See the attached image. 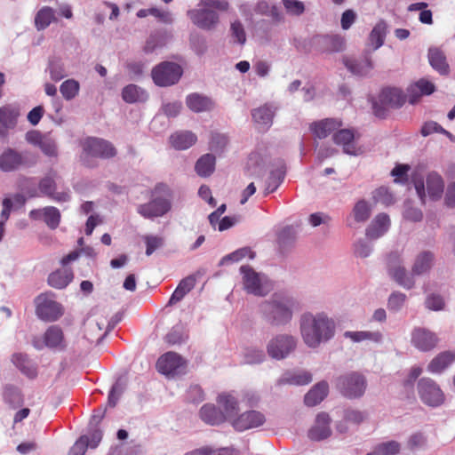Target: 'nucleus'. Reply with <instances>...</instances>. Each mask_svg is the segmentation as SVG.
Returning <instances> with one entry per match:
<instances>
[{
  "label": "nucleus",
  "mask_w": 455,
  "mask_h": 455,
  "mask_svg": "<svg viewBox=\"0 0 455 455\" xmlns=\"http://www.w3.org/2000/svg\"><path fill=\"white\" fill-rule=\"evenodd\" d=\"M73 279L71 269L64 268L57 270L49 275V284L57 289L65 288Z\"/></svg>",
  "instance_id": "79ce46f5"
},
{
  "label": "nucleus",
  "mask_w": 455,
  "mask_h": 455,
  "mask_svg": "<svg viewBox=\"0 0 455 455\" xmlns=\"http://www.w3.org/2000/svg\"><path fill=\"white\" fill-rule=\"evenodd\" d=\"M284 172L277 170L271 172L264 191L265 196L275 191L283 181Z\"/></svg>",
  "instance_id": "bf43d9fd"
},
{
  "label": "nucleus",
  "mask_w": 455,
  "mask_h": 455,
  "mask_svg": "<svg viewBox=\"0 0 455 455\" xmlns=\"http://www.w3.org/2000/svg\"><path fill=\"white\" fill-rule=\"evenodd\" d=\"M39 148L48 156H57V146L56 142L53 139L49 136H44L42 142L39 145Z\"/></svg>",
  "instance_id": "338daca9"
},
{
  "label": "nucleus",
  "mask_w": 455,
  "mask_h": 455,
  "mask_svg": "<svg viewBox=\"0 0 455 455\" xmlns=\"http://www.w3.org/2000/svg\"><path fill=\"white\" fill-rule=\"evenodd\" d=\"M286 12L291 15L299 16L305 11V5L299 0H283Z\"/></svg>",
  "instance_id": "e2e57ef3"
},
{
  "label": "nucleus",
  "mask_w": 455,
  "mask_h": 455,
  "mask_svg": "<svg viewBox=\"0 0 455 455\" xmlns=\"http://www.w3.org/2000/svg\"><path fill=\"white\" fill-rule=\"evenodd\" d=\"M329 386L327 382L321 381L315 384L305 395L304 401L307 406H315L327 395Z\"/></svg>",
  "instance_id": "f704fd0d"
},
{
  "label": "nucleus",
  "mask_w": 455,
  "mask_h": 455,
  "mask_svg": "<svg viewBox=\"0 0 455 455\" xmlns=\"http://www.w3.org/2000/svg\"><path fill=\"white\" fill-rule=\"evenodd\" d=\"M80 91V84L76 79H67L61 83L60 92L66 100L75 99Z\"/></svg>",
  "instance_id": "09e8293b"
},
{
  "label": "nucleus",
  "mask_w": 455,
  "mask_h": 455,
  "mask_svg": "<svg viewBox=\"0 0 455 455\" xmlns=\"http://www.w3.org/2000/svg\"><path fill=\"white\" fill-rule=\"evenodd\" d=\"M296 337L288 333L274 336L267 345L268 355L275 360H283L288 357L297 347Z\"/></svg>",
  "instance_id": "0eeeda50"
},
{
  "label": "nucleus",
  "mask_w": 455,
  "mask_h": 455,
  "mask_svg": "<svg viewBox=\"0 0 455 455\" xmlns=\"http://www.w3.org/2000/svg\"><path fill=\"white\" fill-rule=\"evenodd\" d=\"M84 154L87 156L101 158L113 157L116 150L112 143L103 139L88 138L83 143Z\"/></svg>",
  "instance_id": "ddd939ff"
},
{
  "label": "nucleus",
  "mask_w": 455,
  "mask_h": 455,
  "mask_svg": "<svg viewBox=\"0 0 455 455\" xmlns=\"http://www.w3.org/2000/svg\"><path fill=\"white\" fill-rule=\"evenodd\" d=\"M386 36V28L383 24H377L370 34V44L373 47V50L379 49L384 44Z\"/></svg>",
  "instance_id": "5fc2aeb1"
},
{
  "label": "nucleus",
  "mask_w": 455,
  "mask_h": 455,
  "mask_svg": "<svg viewBox=\"0 0 455 455\" xmlns=\"http://www.w3.org/2000/svg\"><path fill=\"white\" fill-rule=\"evenodd\" d=\"M23 164L22 156L17 151L8 148L0 156V169L3 172H12Z\"/></svg>",
  "instance_id": "c85d7f7f"
},
{
  "label": "nucleus",
  "mask_w": 455,
  "mask_h": 455,
  "mask_svg": "<svg viewBox=\"0 0 455 455\" xmlns=\"http://www.w3.org/2000/svg\"><path fill=\"white\" fill-rule=\"evenodd\" d=\"M146 243V254L150 256L156 250L164 245V238L157 235H148L143 237Z\"/></svg>",
  "instance_id": "052dcab7"
},
{
  "label": "nucleus",
  "mask_w": 455,
  "mask_h": 455,
  "mask_svg": "<svg viewBox=\"0 0 455 455\" xmlns=\"http://www.w3.org/2000/svg\"><path fill=\"white\" fill-rule=\"evenodd\" d=\"M300 309L301 305L297 298L282 293H275L260 304L261 316L271 327L290 324L294 315Z\"/></svg>",
  "instance_id": "f03ea898"
},
{
  "label": "nucleus",
  "mask_w": 455,
  "mask_h": 455,
  "mask_svg": "<svg viewBox=\"0 0 455 455\" xmlns=\"http://www.w3.org/2000/svg\"><path fill=\"white\" fill-rule=\"evenodd\" d=\"M438 341L437 335L427 329L417 327L411 331V344L422 352L434 349Z\"/></svg>",
  "instance_id": "dca6fc26"
},
{
  "label": "nucleus",
  "mask_w": 455,
  "mask_h": 455,
  "mask_svg": "<svg viewBox=\"0 0 455 455\" xmlns=\"http://www.w3.org/2000/svg\"><path fill=\"white\" fill-rule=\"evenodd\" d=\"M230 8L228 0H200L196 8L188 11L192 23L204 30H213L220 23L219 12H227Z\"/></svg>",
  "instance_id": "7ed1b4c3"
},
{
  "label": "nucleus",
  "mask_w": 455,
  "mask_h": 455,
  "mask_svg": "<svg viewBox=\"0 0 455 455\" xmlns=\"http://www.w3.org/2000/svg\"><path fill=\"white\" fill-rule=\"evenodd\" d=\"M299 333L304 344L312 349L330 341L336 333V323L325 312H305L299 320Z\"/></svg>",
  "instance_id": "f257e3e1"
},
{
  "label": "nucleus",
  "mask_w": 455,
  "mask_h": 455,
  "mask_svg": "<svg viewBox=\"0 0 455 455\" xmlns=\"http://www.w3.org/2000/svg\"><path fill=\"white\" fill-rule=\"evenodd\" d=\"M105 325L104 323H96L95 324H92L89 327V330L86 331L85 338L89 339L91 342L100 341L104 336L108 334V331H111L113 327H111L109 324L106 327V331L104 333H100V331L104 329Z\"/></svg>",
  "instance_id": "864d4df0"
},
{
  "label": "nucleus",
  "mask_w": 455,
  "mask_h": 455,
  "mask_svg": "<svg viewBox=\"0 0 455 455\" xmlns=\"http://www.w3.org/2000/svg\"><path fill=\"white\" fill-rule=\"evenodd\" d=\"M56 20L55 12L52 8L45 6L40 9L35 17V26L37 30H44Z\"/></svg>",
  "instance_id": "c03bdc74"
},
{
  "label": "nucleus",
  "mask_w": 455,
  "mask_h": 455,
  "mask_svg": "<svg viewBox=\"0 0 455 455\" xmlns=\"http://www.w3.org/2000/svg\"><path fill=\"white\" fill-rule=\"evenodd\" d=\"M188 108L194 112H204L212 108L213 103L212 100L206 96L192 93L186 99Z\"/></svg>",
  "instance_id": "c9c22d12"
},
{
  "label": "nucleus",
  "mask_w": 455,
  "mask_h": 455,
  "mask_svg": "<svg viewBox=\"0 0 455 455\" xmlns=\"http://www.w3.org/2000/svg\"><path fill=\"white\" fill-rule=\"evenodd\" d=\"M406 300V295L402 292L392 293L387 301V307L390 311H399Z\"/></svg>",
  "instance_id": "680f3d73"
},
{
  "label": "nucleus",
  "mask_w": 455,
  "mask_h": 455,
  "mask_svg": "<svg viewBox=\"0 0 455 455\" xmlns=\"http://www.w3.org/2000/svg\"><path fill=\"white\" fill-rule=\"evenodd\" d=\"M421 402L430 407H438L445 401V395L439 385L429 378H422L417 385Z\"/></svg>",
  "instance_id": "1a4fd4ad"
},
{
  "label": "nucleus",
  "mask_w": 455,
  "mask_h": 455,
  "mask_svg": "<svg viewBox=\"0 0 455 455\" xmlns=\"http://www.w3.org/2000/svg\"><path fill=\"white\" fill-rule=\"evenodd\" d=\"M88 448V436L82 435L70 448L68 455H84Z\"/></svg>",
  "instance_id": "69168bd1"
},
{
  "label": "nucleus",
  "mask_w": 455,
  "mask_h": 455,
  "mask_svg": "<svg viewBox=\"0 0 455 455\" xmlns=\"http://www.w3.org/2000/svg\"><path fill=\"white\" fill-rule=\"evenodd\" d=\"M333 140L337 145L341 146L343 152L347 155L356 156L359 153V149L355 144V134L352 130H339L334 133Z\"/></svg>",
  "instance_id": "4be33fe9"
},
{
  "label": "nucleus",
  "mask_w": 455,
  "mask_h": 455,
  "mask_svg": "<svg viewBox=\"0 0 455 455\" xmlns=\"http://www.w3.org/2000/svg\"><path fill=\"white\" fill-rule=\"evenodd\" d=\"M266 358L262 349L257 347H248L243 353V361L248 364H257L262 363Z\"/></svg>",
  "instance_id": "6e6d98bb"
},
{
  "label": "nucleus",
  "mask_w": 455,
  "mask_h": 455,
  "mask_svg": "<svg viewBox=\"0 0 455 455\" xmlns=\"http://www.w3.org/2000/svg\"><path fill=\"white\" fill-rule=\"evenodd\" d=\"M366 386L365 378L357 372L348 373L336 379L337 388L349 398L362 396L365 392Z\"/></svg>",
  "instance_id": "9d476101"
},
{
  "label": "nucleus",
  "mask_w": 455,
  "mask_h": 455,
  "mask_svg": "<svg viewBox=\"0 0 455 455\" xmlns=\"http://www.w3.org/2000/svg\"><path fill=\"white\" fill-rule=\"evenodd\" d=\"M412 181L422 203H425L427 196L433 201L442 198L444 191V181L439 173L430 172L423 177L420 173L415 172Z\"/></svg>",
  "instance_id": "39448f33"
},
{
  "label": "nucleus",
  "mask_w": 455,
  "mask_h": 455,
  "mask_svg": "<svg viewBox=\"0 0 455 455\" xmlns=\"http://www.w3.org/2000/svg\"><path fill=\"white\" fill-rule=\"evenodd\" d=\"M32 344L37 350L48 347L52 350L62 351L67 347L64 333L61 328L57 325L50 326L42 337L35 336Z\"/></svg>",
  "instance_id": "9b49d317"
},
{
  "label": "nucleus",
  "mask_w": 455,
  "mask_h": 455,
  "mask_svg": "<svg viewBox=\"0 0 455 455\" xmlns=\"http://www.w3.org/2000/svg\"><path fill=\"white\" fill-rule=\"evenodd\" d=\"M182 73V68L179 64L164 61L152 69L151 76L156 85L164 87L178 83Z\"/></svg>",
  "instance_id": "6e6552de"
},
{
  "label": "nucleus",
  "mask_w": 455,
  "mask_h": 455,
  "mask_svg": "<svg viewBox=\"0 0 455 455\" xmlns=\"http://www.w3.org/2000/svg\"><path fill=\"white\" fill-rule=\"evenodd\" d=\"M156 368L160 373L174 377L185 372L186 362L177 353L168 352L157 360Z\"/></svg>",
  "instance_id": "f8f14e48"
},
{
  "label": "nucleus",
  "mask_w": 455,
  "mask_h": 455,
  "mask_svg": "<svg viewBox=\"0 0 455 455\" xmlns=\"http://www.w3.org/2000/svg\"><path fill=\"white\" fill-rule=\"evenodd\" d=\"M41 193L50 196L56 202H68L70 199L69 191L55 192L56 180L54 175H47L39 182Z\"/></svg>",
  "instance_id": "412c9836"
},
{
  "label": "nucleus",
  "mask_w": 455,
  "mask_h": 455,
  "mask_svg": "<svg viewBox=\"0 0 455 455\" xmlns=\"http://www.w3.org/2000/svg\"><path fill=\"white\" fill-rule=\"evenodd\" d=\"M342 61L351 73L357 76H365L373 68V64L369 57L356 60L345 56Z\"/></svg>",
  "instance_id": "7c9ffc66"
},
{
  "label": "nucleus",
  "mask_w": 455,
  "mask_h": 455,
  "mask_svg": "<svg viewBox=\"0 0 455 455\" xmlns=\"http://www.w3.org/2000/svg\"><path fill=\"white\" fill-rule=\"evenodd\" d=\"M46 71L49 73L50 78L54 82H59L68 75L65 62L57 57L51 58L48 60Z\"/></svg>",
  "instance_id": "58836bf2"
},
{
  "label": "nucleus",
  "mask_w": 455,
  "mask_h": 455,
  "mask_svg": "<svg viewBox=\"0 0 455 455\" xmlns=\"http://www.w3.org/2000/svg\"><path fill=\"white\" fill-rule=\"evenodd\" d=\"M342 125L337 119L326 118L319 122H315L310 125L311 132L319 139L326 138L331 132Z\"/></svg>",
  "instance_id": "a878e982"
},
{
  "label": "nucleus",
  "mask_w": 455,
  "mask_h": 455,
  "mask_svg": "<svg viewBox=\"0 0 455 455\" xmlns=\"http://www.w3.org/2000/svg\"><path fill=\"white\" fill-rule=\"evenodd\" d=\"M215 156L212 154H205L196 161L195 170L200 177H209L215 170Z\"/></svg>",
  "instance_id": "a19ab883"
},
{
  "label": "nucleus",
  "mask_w": 455,
  "mask_h": 455,
  "mask_svg": "<svg viewBox=\"0 0 455 455\" xmlns=\"http://www.w3.org/2000/svg\"><path fill=\"white\" fill-rule=\"evenodd\" d=\"M171 189L164 184H158L153 191L152 199L140 204L138 212L146 219H154L165 215L172 209Z\"/></svg>",
  "instance_id": "20e7f679"
},
{
  "label": "nucleus",
  "mask_w": 455,
  "mask_h": 455,
  "mask_svg": "<svg viewBox=\"0 0 455 455\" xmlns=\"http://www.w3.org/2000/svg\"><path fill=\"white\" fill-rule=\"evenodd\" d=\"M196 283L195 275H188L182 279L170 298L169 304L173 305L180 301L195 287Z\"/></svg>",
  "instance_id": "e433bc0d"
},
{
  "label": "nucleus",
  "mask_w": 455,
  "mask_h": 455,
  "mask_svg": "<svg viewBox=\"0 0 455 455\" xmlns=\"http://www.w3.org/2000/svg\"><path fill=\"white\" fill-rule=\"evenodd\" d=\"M312 381V375L309 371L304 370H297L291 371H286L278 379L279 385H295L303 386L307 385Z\"/></svg>",
  "instance_id": "393cba45"
},
{
  "label": "nucleus",
  "mask_w": 455,
  "mask_h": 455,
  "mask_svg": "<svg viewBox=\"0 0 455 455\" xmlns=\"http://www.w3.org/2000/svg\"><path fill=\"white\" fill-rule=\"evenodd\" d=\"M122 99L130 104L144 102L148 99V93L139 85L131 84L123 88Z\"/></svg>",
  "instance_id": "473e14b6"
},
{
  "label": "nucleus",
  "mask_w": 455,
  "mask_h": 455,
  "mask_svg": "<svg viewBox=\"0 0 455 455\" xmlns=\"http://www.w3.org/2000/svg\"><path fill=\"white\" fill-rule=\"evenodd\" d=\"M390 220L385 213L378 214L366 228V236L374 240L381 237L389 228Z\"/></svg>",
  "instance_id": "b1692460"
},
{
  "label": "nucleus",
  "mask_w": 455,
  "mask_h": 455,
  "mask_svg": "<svg viewBox=\"0 0 455 455\" xmlns=\"http://www.w3.org/2000/svg\"><path fill=\"white\" fill-rule=\"evenodd\" d=\"M427 446V437L421 432L413 433L406 441V448L411 451L425 449Z\"/></svg>",
  "instance_id": "3c124183"
},
{
  "label": "nucleus",
  "mask_w": 455,
  "mask_h": 455,
  "mask_svg": "<svg viewBox=\"0 0 455 455\" xmlns=\"http://www.w3.org/2000/svg\"><path fill=\"white\" fill-rule=\"evenodd\" d=\"M426 307L434 310L439 311L443 310L444 307V300L440 295L430 294L427 297L425 301Z\"/></svg>",
  "instance_id": "774afa93"
},
{
  "label": "nucleus",
  "mask_w": 455,
  "mask_h": 455,
  "mask_svg": "<svg viewBox=\"0 0 455 455\" xmlns=\"http://www.w3.org/2000/svg\"><path fill=\"white\" fill-rule=\"evenodd\" d=\"M371 214L370 204L365 200H359L346 218L347 226L351 228H358L370 219Z\"/></svg>",
  "instance_id": "f3484780"
},
{
  "label": "nucleus",
  "mask_w": 455,
  "mask_h": 455,
  "mask_svg": "<svg viewBox=\"0 0 455 455\" xmlns=\"http://www.w3.org/2000/svg\"><path fill=\"white\" fill-rule=\"evenodd\" d=\"M12 362L27 377L33 379L36 376V367L27 355L15 353L12 356Z\"/></svg>",
  "instance_id": "72a5a7b5"
},
{
  "label": "nucleus",
  "mask_w": 455,
  "mask_h": 455,
  "mask_svg": "<svg viewBox=\"0 0 455 455\" xmlns=\"http://www.w3.org/2000/svg\"><path fill=\"white\" fill-rule=\"evenodd\" d=\"M19 112L9 106L0 108V124L5 128L15 125Z\"/></svg>",
  "instance_id": "603ef678"
},
{
  "label": "nucleus",
  "mask_w": 455,
  "mask_h": 455,
  "mask_svg": "<svg viewBox=\"0 0 455 455\" xmlns=\"http://www.w3.org/2000/svg\"><path fill=\"white\" fill-rule=\"evenodd\" d=\"M388 275L402 287L410 290L414 284V275L409 274L402 260L397 256H391L388 259Z\"/></svg>",
  "instance_id": "4468645a"
},
{
  "label": "nucleus",
  "mask_w": 455,
  "mask_h": 455,
  "mask_svg": "<svg viewBox=\"0 0 455 455\" xmlns=\"http://www.w3.org/2000/svg\"><path fill=\"white\" fill-rule=\"evenodd\" d=\"M255 257L254 251H252L249 247L240 248L234 252L225 256L221 259V264H224L227 261L237 262L244 258H249L252 259Z\"/></svg>",
  "instance_id": "4d7b16f0"
},
{
  "label": "nucleus",
  "mask_w": 455,
  "mask_h": 455,
  "mask_svg": "<svg viewBox=\"0 0 455 455\" xmlns=\"http://www.w3.org/2000/svg\"><path fill=\"white\" fill-rule=\"evenodd\" d=\"M435 90V87L432 82L421 78L408 87L409 102L415 104L421 96L430 95Z\"/></svg>",
  "instance_id": "5701e85b"
},
{
  "label": "nucleus",
  "mask_w": 455,
  "mask_h": 455,
  "mask_svg": "<svg viewBox=\"0 0 455 455\" xmlns=\"http://www.w3.org/2000/svg\"><path fill=\"white\" fill-rule=\"evenodd\" d=\"M267 160L258 153L250 156L247 162V171L251 176L260 177L265 173Z\"/></svg>",
  "instance_id": "49530a36"
},
{
  "label": "nucleus",
  "mask_w": 455,
  "mask_h": 455,
  "mask_svg": "<svg viewBox=\"0 0 455 455\" xmlns=\"http://www.w3.org/2000/svg\"><path fill=\"white\" fill-rule=\"evenodd\" d=\"M434 254L430 251H422L415 259L411 272L414 275H420L428 272L434 262Z\"/></svg>",
  "instance_id": "4c0bfd02"
},
{
  "label": "nucleus",
  "mask_w": 455,
  "mask_h": 455,
  "mask_svg": "<svg viewBox=\"0 0 455 455\" xmlns=\"http://www.w3.org/2000/svg\"><path fill=\"white\" fill-rule=\"evenodd\" d=\"M429 63L434 69L441 75H446L449 71V66L443 53L437 48H431L428 52Z\"/></svg>",
  "instance_id": "37998d69"
},
{
  "label": "nucleus",
  "mask_w": 455,
  "mask_h": 455,
  "mask_svg": "<svg viewBox=\"0 0 455 455\" xmlns=\"http://www.w3.org/2000/svg\"><path fill=\"white\" fill-rule=\"evenodd\" d=\"M220 411L224 414L225 420L234 418L238 411L237 400L230 394H221L217 398Z\"/></svg>",
  "instance_id": "2f4dec72"
},
{
  "label": "nucleus",
  "mask_w": 455,
  "mask_h": 455,
  "mask_svg": "<svg viewBox=\"0 0 455 455\" xmlns=\"http://www.w3.org/2000/svg\"><path fill=\"white\" fill-rule=\"evenodd\" d=\"M230 30H231L232 37L234 38V40L236 43H238L240 44H243L245 43L246 35H245L243 26L240 21L235 20V21L232 22Z\"/></svg>",
  "instance_id": "0e129e2a"
},
{
  "label": "nucleus",
  "mask_w": 455,
  "mask_h": 455,
  "mask_svg": "<svg viewBox=\"0 0 455 455\" xmlns=\"http://www.w3.org/2000/svg\"><path fill=\"white\" fill-rule=\"evenodd\" d=\"M196 140V135L189 131L176 132L170 136V143L177 150L188 149L192 147Z\"/></svg>",
  "instance_id": "cd10ccee"
},
{
  "label": "nucleus",
  "mask_w": 455,
  "mask_h": 455,
  "mask_svg": "<svg viewBox=\"0 0 455 455\" xmlns=\"http://www.w3.org/2000/svg\"><path fill=\"white\" fill-rule=\"evenodd\" d=\"M243 290L256 297H265L272 290L269 279L262 273L256 272L251 266L243 265L239 268Z\"/></svg>",
  "instance_id": "423d86ee"
},
{
  "label": "nucleus",
  "mask_w": 455,
  "mask_h": 455,
  "mask_svg": "<svg viewBox=\"0 0 455 455\" xmlns=\"http://www.w3.org/2000/svg\"><path fill=\"white\" fill-rule=\"evenodd\" d=\"M44 220L48 227L54 229L58 227L60 220V213L59 210L52 206L44 208Z\"/></svg>",
  "instance_id": "13d9d810"
},
{
  "label": "nucleus",
  "mask_w": 455,
  "mask_h": 455,
  "mask_svg": "<svg viewBox=\"0 0 455 455\" xmlns=\"http://www.w3.org/2000/svg\"><path fill=\"white\" fill-rule=\"evenodd\" d=\"M455 361V353L444 351L435 356L427 365V371L431 373H441Z\"/></svg>",
  "instance_id": "bb28decb"
},
{
  "label": "nucleus",
  "mask_w": 455,
  "mask_h": 455,
  "mask_svg": "<svg viewBox=\"0 0 455 455\" xmlns=\"http://www.w3.org/2000/svg\"><path fill=\"white\" fill-rule=\"evenodd\" d=\"M200 418L209 425H219L225 421L224 414L213 404H204L200 410Z\"/></svg>",
  "instance_id": "ea45409f"
},
{
  "label": "nucleus",
  "mask_w": 455,
  "mask_h": 455,
  "mask_svg": "<svg viewBox=\"0 0 455 455\" xmlns=\"http://www.w3.org/2000/svg\"><path fill=\"white\" fill-rule=\"evenodd\" d=\"M313 42L315 47L323 52H341L346 46L344 37L339 35L316 36Z\"/></svg>",
  "instance_id": "a211bd4d"
},
{
  "label": "nucleus",
  "mask_w": 455,
  "mask_h": 455,
  "mask_svg": "<svg viewBox=\"0 0 455 455\" xmlns=\"http://www.w3.org/2000/svg\"><path fill=\"white\" fill-rule=\"evenodd\" d=\"M275 108L270 104H265L251 112L252 118L256 124L267 129L273 123Z\"/></svg>",
  "instance_id": "c756f323"
},
{
  "label": "nucleus",
  "mask_w": 455,
  "mask_h": 455,
  "mask_svg": "<svg viewBox=\"0 0 455 455\" xmlns=\"http://www.w3.org/2000/svg\"><path fill=\"white\" fill-rule=\"evenodd\" d=\"M379 100L388 107H399L402 104V95L399 90L387 88L380 93Z\"/></svg>",
  "instance_id": "8fccbe9b"
},
{
  "label": "nucleus",
  "mask_w": 455,
  "mask_h": 455,
  "mask_svg": "<svg viewBox=\"0 0 455 455\" xmlns=\"http://www.w3.org/2000/svg\"><path fill=\"white\" fill-rule=\"evenodd\" d=\"M401 450L402 444L399 442L389 440L375 445L370 453L372 455H398Z\"/></svg>",
  "instance_id": "a18cd8bd"
},
{
  "label": "nucleus",
  "mask_w": 455,
  "mask_h": 455,
  "mask_svg": "<svg viewBox=\"0 0 455 455\" xmlns=\"http://www.w3.org/2000/svg\"><path fill=\"white\" fill-rule=\"evenodd\" d=\"M266 418L263 413L258 411H249L242 413L232 422L233 427L238 431H244L250 428L258 427L263 425Z\"/></svg>",
  "instance_id": "6ab92c4d"
},
{
  "label": "nucleus",
  "mask_w": 455,
  "mask_h": 455,
  "mask_svg": "<svg viewBox=\"0 0 455 455\" xmlns=\"http://www.w3.org/2000/svg\"><path fill=\"white\" fill-rule=\"evenodd\" d=\"M4 400L12 407H18L23 403V395L20 390L12 385H6L3 392Z\"/></svg>",
  "instance_id": "de8ad7c7"
},
{
  "label": "nucleus",
  "mask_w": 455,
  "mask_h": 455,
  "mask_svg": "<svg viewBox=\"0 0 455 455\" xmlns=\"http://www.w3.org/2000/svg\"><path fill=\"white\" fill-rule=\"evenodd\" d=\"M331 419L327 413L322 412L316 416L315 421L308 430V437L313 441H321L331 434Z\"/></svg>",
  "instance_id": "aec40b11"
},
{
  "label": "nucleus",
  "mask_w": 455,
  "mask_h": 455,
  "mask_svg": "<svg viewBox=\"0 0 455 455\" xmlns=\"http://www.w3.org/2000/svg\"><path fill=\"white\" fill-rule=\"evenodd\" d=\"M36 315L44 321L53 322L61 316L62 308L58 302L41 295L36 299Z\"/></svg>",
  "instance_id": "2eb2a0df"
}]
</instances>
